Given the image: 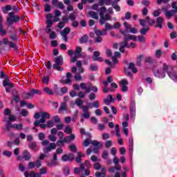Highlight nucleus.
<instances>
[{
  "label": "nucleus",
  "mask_w": 177,
  "mask_h": 177,
  "mask_svg": "<svg viewBox=\"0 0 177 177\" xmlns=\"http://www.w3.org/2000/svg\"><path fill=\"white\" fill-rule=\"evenodd\" d=\"M92 166L91 165V162L89 160H86L84 163L80 164V167H75L74 169L75 174H80V175H84L85 176H89L91 175V171L89 170V168H91Z\"/></svg>",
  "instance_id": "f257e3e1"
},
{
  "label": "nucleus",
  "mask_w": 177,
  "mask_h": 177,
  "mask_svg": "<svg viewBox=\"0 0 177 177\" xmlns=\"http://www.w3.org/2000/svg\"><path fill=\"white\" fill-rule=\"evenodd\" d=\"M34 118H35V120H35L33 124L35 127H38L39 124H45V122H46V120H49V118H50V115L49 114V113L46 111L37 112L34 115Z\"/></svg>",
  "instance_id": "f03ea898"
},
{
  "label": "nucleus",
  "mask_w": 177,
  "mask_h": 177,
  "mask_svg": "<svg viewBox=\"0 0 177 177\" xmlns=\"http://www.w3.org/2000/svg\"><path fill=\"white\" fill-rule=\"evenodd\" d=\"M163 70L165 71L167 74V75L174 81L175 82H177V74H176V67L174 66H168L167 64H163Z\"/></svg>",
  "instance_id": "7ed1b4c3"
},
{
  "label": "nucleus",
  "mask_w": 177,
  "mask_h": 177,
  "mask_svg": "<svg viewBox=\"0 0 177 177\" xmlns=\"http://www.w3.org/2000/svg\"><path fill=\"white\" fill-rule=\"evenodd\" d=\"M107 12V8L106 7H102L100 10V24L103 26L106 21L111 19L110 14H106L104 17L105 12Z\"/></svg>",
  "instance_id": "20e7f679"
},
{
  "label": "nucleus",
  "mask_w": 177,
  "mask_h": 177,
  "mask_svg": "<svg viewBox=\"0 0 177 177\" xmlns=\"http://www.w3.org/2000/svg\"><path fill=\"white\" fill-rule=\"evenodd\" d=\"M55 63L53 66V68L54 70H57V71H63L64 70L60 66H63V56L59 55L55 59Z\"/></svg>",
  "instance_id": "39448f33"
},
{
  "label": "nucleus",
  "mask_w": 177,
  "mask_h": 177,
  "mask_svg": "<svg viewBox=\"0 0 177 177\" xmlns=\"http://www.w3.org/2000/svg\"><path fill=\"white\" fill-rule=\"evenodd\" d=\"M9 17L7 18V23L9 26H12L13 23H17L20 21V17L15 15V12H11L8 13Z\"/></svg>",
  "instance_id": "423d86ee"
},
{
  "label": "nucleus",
  "mask_w": 177,
  "mask_h": 177,
  "mask_svg": "<svg viewBox=\"0 0 177 177\" xmlns=\"http://www.w3.org/2000/svg\"><path fill=\"white\" fill-rule=\"evenodd\" d=\"M113 162L115 164V167H111L108 169V172H109V174H115V171H121V165H118L120 160L115 158H113Z\"/></svg>",
  "instance_id": "0eeeda50"
},
{
  "label": "nucleus",
  "mask_w": 177,
  "mask_h": 177,
  "mask_svg": "<svg viewBox=\"0 0 177 177\" xmlns=\"http://www.w3.org/2000/svg\"><path fill=\"white\" fill-rule=\"evenodd\" d=\"M130 117L133 120H135V117H136V103L135 101H131L130 104Z\"/></svg>",
  "instance_id": "6e6552de"
},
{
  "label": "nucleus",
  "mask_w": 177,
  "mask_h": 177,
  "mask_svg": "<svg viewBox=\"0 0 177 177\" xmlns=\"http://www.w3.org/2000/svg\"><path fill=\"white\" fill-rule=\"evenodd\" d=\"M89 145H93V146H99V145H100V142H97V140H92L89 139H86L83 142V146H84L85 147H88Z\"/></svg>",
  "instance_id": "1a4fd4ad"
},
{
  "label": "nucleus",
  "mask_w": 177,
  "mask_h": 177,
  "mask_svg": "<svg viewBox=\"0 0 177 177\" xmlns=\"http://www.w3.org/2000/svg\"><path fill=\"white\" fill-rule=\"evenodd\" d=\"M129 149L130 153V160H132V156H133V138L132 137L129 138Z\"/></svg>",
  "instance_id": "9d476101"
},
{
  "label": "nucleus",
  "mask_w": 177,
  "mask_h": 177,
  "mask_svg": "<svg viewBox=\"0 0 177 177\" xmlns=\"http://www.w3.org/2000/svg\"><path fill=\"white\" fill-rule=\"evenodd\" d=\"M99 56H100V52L94 51L93 56L91 59L93 62H100V63H102V62H103V59L102 58V57Z\"/></svg>",
  "instance_id": "9b49d317"
},
{
  "label": "nucleus",
  "mask_w": 177,
  "mask_h": 177,
  "mask_svg": "<svg viewBox=\"0 0 177 177\" xmlns=\"http://www.w3.org/2000/svg\"><path fill=\"white\" fill-rule=\"evenodd\" d=\"M120 84L122 88V92H127L128 91V86H127V85L129 84L128 80L124 79L120 81Z\"/></svg>",
  "instance_id": "f8f14e48"
},
{
  "label": "nucleus",
  "mask_w": 177,
  "mask_h": 177,
  "mask_svg": "<svg viewBox=\"0 0 177 177\" xmlns=\"http://www.w3.org/2000/svg\"><path fill=\"white\" fill-rule=\"evenodd\" d=\"M165 73H167L165 71H164V68L162 70H158L156 72H154V75L157 78H165Z\"/></svg>",
  "instance_id": "ddd939ff"
},
{
  "label": "nucleus",
  "mask_w": 177,
  "mask_h": 177,
  "mask_svg": "<svg viewBox=\"0 0 177 177\" xmlns=\"http://www.w3.org/2000/svg\"><path fill=\"white\" fill-rule=\"evenodd\" d=\"M73 160H74V153H71L68 155L65 154V155L62 156V160L64 162L71 161Z\"/></svg>",
  "instance_id": "4468645a"
},
{
  "label": "nucleus",
  "mask_w": 177,
  "mask_h": 177,
  "mask_svg": "<svg viewBox=\"0 0 177 177\" xmlns=\"http://www.w3.org/2000/svg\"><path fill=\"white\" fill-rule=\"evenodd\" d=\"M55 149H56V144L53 142L50 144L48 147L44 148L43 151H44V153L46 154L48 153H50V151H52V150H55Z\"/></svg>",
  "instance_id": "2eb2a0df"
},
{
  "label": "nucleus",
  "mask_w": 177,
  "mask_h": 177,
  "mask_svg": "<svg viewBox=\"0 0 177 177\" xmlns=\"http://www.w3.org/2000/svg\"><path fill=\"white\" fill-rule=\"evenodd\" d=\"M115 101V97H113L111 95H109L107 96V99H104V103H105V104H106V106H110L111 103H114V102Z\"/></svg>",
  "instance_id": "dca6fc26"
},
{
  "label": "nucleus",
  "mask_w": 177,
  "mask_h": 177,
  "mask_svg": "<svg viewBox=\"0 0 177 177\" xmlns=\"http://www.w3.org/2000/svg\"><path fill=\"white\" fill-rule=\"evenodd\" d=\"M73 75H71V73H66V79L65 80H61V82L64 85L66 84H68L69 85H71V77Z\"/></svg>",
  "instance_id": "f3484780"
},
{
  "label": "nucleus",
  "mask_w": 177,
  "mask_h": 177,
  "mask_svg": "<svg viewBox=\"0 0 177 177\" xmlns=\"http://www.w3.org/2000/svg\"><path fill=\"white\" fill-rule=\"evenodd\" d=\"M2 15L0 14V35L3 37V35H6V30L3 29V26L2 25L3 21Z\"/></svg>",
  "instance_id": "a211bd4d"
},
{
  "label": "nucleus",
  "mask_w": 177,
  "mask_h": 177,
  "mask_svg": "<svg viewBox=\"0 0 177 177\" xmlns=\"http://www.w3.org/2000/svg\"><path fill=\"white\" fill-rule=\"evenodd\" d=\"M119 32H120L122 35H124V42H128L129 41H131V35H127V33H125V31L122 30V29H119Z\"/></svg>",
  "instance_id": "6ab92c4d"
},
{
  "label": "nucleus",
  "mask_w": 177,
  "mask_h": 177,
  "mask_svg": "<svg viewBox=\"0 0 177 177\" xmlns=\"http://www.w3.org/2000/svg\"><path fill=\"white\" fill-rule=\"evenodd\" d=\"M162 10H163V12H165L166 18H167V19H171V17H172L173 15H175V13L174 12H172V10L169 11L167 8H162Z\"/></svg>",
  "instance_id": "aec40b11"
},
{
  "label": "nucleus",
  "mask_w": 177,
  "mask_h": 177,
  "mask_svg": "<svg viewBox=\"0 0 177 177\" xmlns=\"http://www.w3.org/2000/svg\"><path fill=\"white\" fill-rule=\"evenodd\" d=\"M125 48H129V44H128V42L126 41H123L120 43V52H121L122 53H124V52H125Z\"/></svg>",
  "instance_id": "412c9836"
},
{
  "label": "nucleus",
  "mask_w": 177,
  "mask_h": 177,
  "mask_svg": "<svg viewBox=\"0 0 177 177\" xmlns=\"http://www.w3.org/2000/svg\"><path fill=\"white\" fill-rule=\"evenodd\" d=\"M64 3L67 5L66 9L68 12H73L74 10V8L71 6V1L70 0H64Z\"/></svg>",
  "instance_id": "4be33fe9"
},
{
  "label": "nucleus",
  "mask_w": 177,
  "mask_h": 177,
  "mask_svg": "<svg viewBox=\"0 0 177 177\" xmlns=\"http://www.w3.org/2000/svg\"><path fill=\"white\" fill-rule=\"evenodd\" d=\"M23 157L25 161L31 160V153L28 151H24L23 153Z\"/></svg>",
  "instance_id": "5701e85b"
},
{
  "label": "nucleus",
  "mask_w": 177,
  "mask_h": 177,
  "mask_svg": "<svg viewBox=\"0 0 177 177\" xmlns=\"http://www.w3.org/2000/svg\"><path fill=\"white\" fill-rule=\"evenodd\" d=\"M164 21V19L161 17H158L156 19V27L159 28H162V22Z\"/></svg>",
  "instance_id": "b1692460"
},
{
  "label": "nucleus",
  "mask_w": 177,
  "mask_h": 177,
  "mask_svg": "<svg viewBox=\"0 0 177 177\" xmlns=\"http://www.w3.org/2000/svg\"><path fill=\"white\" fill-rule=\"evenodd\" d=\"M99 5L100 6H103V5L110 6L111 5V0H99Z\"/></svg>",
  "instance_id": "393cba45"
},
{
  "label": "nucleus",
  "mask_w": 177,
  "mask_h": 177,
  "mask_svg": "<svg viewBox=\"0 0 177 177\" xmlns=\"http://www.w3.org/2000/svg\"><path fill=\"white\" fill-rule=\"evenodd\" d=\"M16 120H17V118L16 117V115L11 114L8 116V118L5 117L3 121H9L10 122L12 121L15 122L16 121Z\"/></svg>",
  "instance_id": "a878e982"
},
{
  "label": "nucleus",
  "mask_w": 177,
  "mask_h": 177,
  "mask_svg": "<svg viewBox=\"0 0 177 177\" xmlns=\"http://www.w3.org/2000/svg\"><path fill=\"white\" fill-rule=\"evenodd\" d=\"M123 26L124 27V30L123 31H124L125 33L129 32V31L131 30V28H132V25L127 24V21H124L123 23Z\"/></svg>",
  "instance_id": "bb28decb"
},
{
  "label": "nucleus",
  "mask_w": 177,
  "mask_h": 177,
  "mask_svg": "<svg viewBox=\"0 0 177 177\" xmlns=\"http://www.w3.org/2000/svg\"><path fill=\"white\" fill-rule=\"evenodd\" d=\"M66 143H70V142L74 140L75 139V135L71 133L70 136L64 137Z\"/></svg>",
  "instance_id": "cd10ccee"
},
{
  "label": "nucleus",
  "mask_w": 177,
  "mask_h": 177,
  "mask_svg": "<svg viewBox=\"0 0 177 177\" xmlns=\"http://www.w3.org/2000/svg\"><path fill=\"white\" fill-rule=\"evenodd\" d=\"M88 104V106H90V109H93V107H94V109H99V107L100 106L99 104V101H97V100H95L93 103H89Z\"/></svg>",
  "instance_id": "c85d7f7f"
},
{
  "label": "nucleus",
  "mask_w": 177,
  "mask_h": 177,
  "mask_svg": "<svg viewBox=\"0 0 177 177\" xmlns=\"http://www.w3.org/2000/svg\"><path fill=\"white\" fill-rule=\"evenodd\" d=\"M12 129H16L17 131H21L23 129V124L15 123L12 125Z\"/></svg>",
  "instance_id": "c756f323"
},
{
  "label": "nucleus",
  "mask_w": 177,
  "mask_h": 177,
  "mask_svg": "<svg viewBox=\"0 0 177 177\" xmlns=\"http://www.w3.org/2000/svg\"><path fill=\"white\" fill-rule=\"evenodd\" d=\"M1 10L4 15H6L8 12L10 10H12V6L11 5H7L5 7L1 8Z\"/></svg>",
  "instance_id": "7c9ffc66"
},
{
  "label": "nucleus",
  "mask_w": 177,
  "mask_h": 177,
  "mask_svg": "<svg viewBox=\"0 0 177 177\" xmlns=\"http://www.w3.org/2000/svg\"><path fill=\"white\" fill-rule=\"evenodd\" d=\"M88 15L91 19H94L95 20H97L99 19V15H97V12L95 11H90L88 12Z\"/></svg>",
  "instance_id": "2f4dec72"
},
{
  "label": "nucleus",
  "mask_w": 177,
  "mask_h": 177,
  "mask_svg": "<svg viewBox=\"0 0 177 177\" xmlns=\"http://www.w3.org/2000/svg\"><path fill=\"white\" fill-rule=\"evenodd\" d=\"M46 32L49 33L52 32V26L53 25V23L52 22H46Z\"/></svg>",
  "instance_id": "473e14b6"
},
{
  "label": "nucleus",
  "mask_w": 177,
  "mask_h": 177,
  "mask_svg": "<svg viewBox=\"0 0 177 177\" xmlns=\"http://www.w3.org/2000/svg\"><path fill=\"white\" fill-rule=\"evenodd\" d=\"M80 88H82V89H83L84 91H86V93H89L91 92V86L86 87L85 83L80 84Z\"/></svg>",
  "instance_id": "72a5a7b5"
},
{
  "label": "nucleus",
  "mask_w": 177,
  "mask_h": 177,
  "mask_svg": "<svg viewBox=\"0 0 177 177\" xmlns=\"http://www.w3.org/2000/svg\"><path fill=\"white\" fill-rule=\"evenodd\" d=\"M28 147H30V149H31L32 150H34L35 151H38V146L35 142L29 143Z\"/></svg>",
  "instance_id": "f704fd0d"
},
{
  "label": "nucleus",
  "mask_w": 177,
  "mask_h": 177,
  "mask_svg": "<svg viewBox=\"0 0 177 177\" xmlns=\"http://www.w3.org/2000/svg\"><path fill=\"white\" fill-rule=\"evenodd\" d=\"M81 52H82V48L80 46H77L75 50V56L80 57L81 56Z\"/></svg>",
  "instance_id": "c9c22d12"
},
{
  "label": "nucleus",
  "mask_w": 177,
  "mask_h": 177,
  "mask_svg": "<svg viewBox=\"0 0 177 177\" xmlns=\"http://www.w3.org/2000/svg\"><path fill=\"white\" fill-rule=\"evenodd\" d=\"M3 86H4V87H9V88H13V84H12V83H9L8 82V78H6V79H5L4 80H3Z\"/></svg>",
  "instance_id": "e433bc0d"
},
{
  "label": "nucleus",
  "mask_w": 177,
  "mask_h": 177,
  "mask_svg": "<svg viewBox=\"0 0 177 177\" xmlns=\"http://www.w3.org/2000/svg\"><path fill=\"white\" fill-rule=\"evenodd\" d=\"M2 154L4 157H7L8 158H10V157H12V155L13 154L12 153V151H8V150H5L2 152Z\"/></svg>",
  "instance_id": "4c0bfd02"
},
{
  "label": "nucleus",
  "mask_w": 177,
  "mask_h": 177,
  "mask_svg": "<svg viewBox=\"0 0 177 177\" xmlns=\"http://www.w3.org/2000/svg\"><path fill=\"white\" fill-rule=\"evenodd\" d=\"M30 95H32V97L34 95H42V93L41 92V91L39 90H37V89H31L30 90Z\"/></svg>",
  "instance_id": "58836bf2"
},
{
  "label": "nucleus",
  "mask_w": 177,
  "mask_h": 177,
  "mask_svg": "<svg viewBox=\"0 0 177 177\" xmlns=\"http://www.w3.org/2000/svg\"><path fill=\"white\" fill-rule=\"evenodd\" d=\"M75 104L81 109V107H82V104H84V102H82V100L77 98L75 101Z\"/></svg>",
  "instance_id": "ea45409f"
},
{
  "label": "nucleus",
  "mask_w": 177,
  "mask_h": 177,
  "mask_svg": "<svg viewBox=\"0 0 177 177\" xmlns=\"http://www.w3.org/2000/svg\"><path fill=\"white\" fill-rule=\"evenodd\" d=\"M71 29L69 28H65L62 31L60 32L61 35H68L70 34Z\"/></svg>",
  "instance_id": "a19ab883"
},
{
  "label": "nucleus",
  "mask_w": 177,
  "mask_h": 177,
  "mask_svg": "<svg viewBox=\"0 0 177 177\" xmlns=\"http://www.w3.org/2000/svg\"><path fill=\"white\" fill-rule=\"evenodd\" d=\"M66 102H62L61 105L59 108V113H62V111H64V110H66Z\"/></svg>",
  "instance_id": "79ce46f5"
},
{
  "label": "nucleus",
  "mask_w": 177,
  "mask_h": 177,
  "mask_svg": "<svg viewBox=\"0 0 177 177\" xmlns=\"http://www.w3.org/2000/svg\"><path fill=\"white\" fill-rule=\"evenodd\" d=\"M53 17V15L48 13L46 15V23H53V21H52V18Z\"/></svg>",
  "instance_id": "37998d69"
},
{
  "label": "nucleus",
  "mask_w": 177,
  "mask_h": 177,
  "mask_svg": "<svg viewBox=\"0 0 177 177\" xmlns=\"http://www.w3.org/2000/svg\"><path fill=\"white\" fill-rule=\"evenodd\" d=\"M80 44H86L88 42V35H84L80 39Z\"/></svg>",
  "instance_id": "c03bdc74"
},
{
  "label": "nucleus",
  "mask_w": 177,
  "mask_h": 177,
  "mask_svg": "<svg viewBox=\"0 0 177 177\" xmlns=\"http://www.w3.org/2000/svg\"><path fill=\"white\" fill-rule=\"evenodd\" d=\"M64 132L67 135H71V133H73V129H71L70 126H66L64 129Z\"/></svg>",
  "instance_id": "a18cd8bd"
},
{
  "label": "nucleus",
  "mask_w": 177,
  "mask_h": 177,
  "mask_svg": "<svg viewBox=\"0 0 177 177\" xmlns=\"http://www.w3.org/2000/svg\"><path fill=\"white\" fill-rule=\"evenodd\" d=\"M4 122H6V129L8 132H9L10 131V128H12V126L13 124H12V123L10 121H4Z\"/></svg>",
  "instance_id": "49530a36"
},
{
  "label": "nucleus",
  "mask_w": 177,
  "mask_h": 177,
  "mask_svg": "<svg viewBox=\"0 0 177 177\" xmlns=\"http://www.w3.org/2000/svg\"><path fill=\"white\" fill-rule=\"evenodd\" d=\"M149 30H150V28H149L148 26H146V28H144L140 30V33L142 35H146V34L147 33V31H149Z\"/></svg>",
  "instance_id": "de8ad7c7"
},
{
  "label": "nucleus",
  "mask_w": 177,
  "mask_h": 177,
  "mask_svg": "<svg viewBox=\"0 0 177 177\" xmlns=\"http://www.w3.org/2000/svg\"><path fill=\"white\" fill-rule=\"evenodd\" d=\"M43 91H44V92H45V93H47V95H53V91L48 87H45L43 89Z\"/></svg>",
  "instance_id": "09e8293b"
},
{
  "label": "nucleus",
  "mask_w": 177,
  "mask_h": 177,
  "mask_svg": "<svg viewBox=\"0 0 177 177\" xmlns=\"http://www.w3.org/2000/svg\"><path fill=\"white\" fill-rule=\"evenodd\" d=\"M146 21L149 24V26H153L156 23V21L154 19H150V17H145Z\"/></svg>",
  "instance_id": "8fccbe9b"
},
{
  "label": "nucleus",
  "mask_w": 177,
  "mask_h": 177,
  "mask_svg": "<svg viewBox=\"0 0 177 177\" xmlns=\"http://www.w3.org/2000/svg\"><path fill=\"white\" fill-rule=\"evenodd\" d=\"M65 143H67V141L64 138L63 140H59L57 141V146H64Z\"/></svg>",
  "instance_id": "3c124183"
},
{
  "label": "nucleus",
  "mask_w": 177,
  "mask_h": 177,
  "mask_svg": "<svg viewBox=\"0 0 177 177\" xmlns=\"http://www.w3.org/2000/svg\"><path fill=\"white\" fill-rule=\"evenodd\" d=\"M104 26H105V30H106V31H109V30H113V28H114V27H113V26H111L110 24H109V23H106V22H104Z\"/></svg>",
  "instance_id": "603ef678"
},
{
  "label": "nucleus",
  "mask_w": 177,
  "mask_h": 177,
  "mask_svg": "<svg viewBox=\"0 0 177 177\" xmlns=\"http://www.w3.org/2000/svg\"><path fill=\"white\" fill-rule=\"evenodd\" d=\"M114 177H127V173L125 171L120 174V172L115 173Z\"/></svg>",
  "instance_id": "864d4df0"
},
{
  "label": "nucleus",
  "mask_w": 177,
  "mask_h": 177,
  "mask_svg": "<svg viewBox=\"0 0 177 177\" xmlns=\"http://www.w3.org/2000/svg\"><path fill=\"white\" fill-rule=\"evenodd\" d=\"M171 8L173 10H171V11L175 14L177 13V5H176V2H173L171 3Z\"/></svg>",
  "instance_id": "5fc2aeb1"
},
{
  "label": "nucleus",
  "mask_w": 177,
  "mask_h": 177,
  "mask_svg": "<svg viewBox=\"0 0 177 177\" xmlns=\"http://www.w3.org/2000/svg\"><path fill=\"white\" fill-rule=\"evenodd\" d=\"M50 10H52V8L50 7V6L49 4H45L44 5V12H46V13H48V12H50Z\"/></svg>",
  "instance_id": "6e6d98bb"
},
{
  "label": "nucleus",
  "mask_w": 177,
  "mask_h": 177,
  "mask_svg": "<svg viewBox=\"0 0 177 177\" xmlns=\"http://www.w3.org/2000/svg\"><path fill=\"white\" fill-rule=\"evenodd\" d=\"M47 165H48V167H56V165H57V161L56 160H51L50 162L47 163Z\"/></svg>",
  "instance_id": "4d7b16f0"
},
{
  "label": "nucleus",
  "mask_w": 177,
  "mask_h": 177,
  "mask_svg": "<svg viewBox=\"0 0 177 177\" xmlns=\"http://www.w3.org/2000/svg\"><path fill=\"white\" fill-rule=\"evenodd\" d=\"M24 99H30V97H32V95H31V92L29 93H24L23 94Z\"/></svg>",
  "instance_id": "13d9d810"
},
{
  "label": "nucleus",
  "mask_w": 177,
  "mask_h": 177,
  "mask_svg": "<svg viewBox=\"0 0 177 177\" xmlns=\"http://www.w3.org/2000/svg\"><path fill=\"white\" fill-rule=\"evenodd\" d=\"M20 114L22 117H27V115H28V111L22 109L20 112Z\"/></svg>",
  "instance_id": "bf43d9fd"
},
{
  "label": "nucleus",
  "mask_w": 177,
  "mask_h": 177,
  "mask_svg": "<svg viewBox=\"0 0 177 177\" xmlns=\"http://www.w3.org/2000/svg\"><path fill=\"white\" fill-rule=\"evenodd\" d=\"M56 38H57V35H56V32H51L50 34V39H56Z\"/></svg>",
  "instance_id": "052dcab7"
},
{
  "label": "nucleus",
  "mask_w": 177,
  "mask_h": 177,
  "mask_svg": "<svg viewBox=\"0 0 177 177\" xmlns=\"http://www.w3.org/2000/svg\"><path fill=\"white\" fill-rule=\"evenodd\" d=\"M46 124L47 125V128H53V127L55 125V123L52 120H48Z\"/></svg>",
  "instance_id": "680f3d73"
},
{
  "label": "nucleus",
  "mask_w": 177,
  "mask_h": 177,
  "mask_svg": "<svg viewBox=\"0 0 177 177\" xmlns=\"http://www.w3.org/2000/svg\"><path fill=\"white\" fill-rule=\"evenodd\" d=\"M28 168L29 169H34L35 168V162H30L28 165Z\"/></svg>",
  "instance_id": "e2e57ef3"
},
{
  "label": "nucleus",
  "mask_w": 177,
  "mask_h": 177,
  "mask_svg": "<svg viewBox=\"0 0 177 177\" xmlns=\"http://www.w3.org/2000/svg\"><path fill=\"white\" fill-rule=\"evenodd\" d=\"M20 153V149L19 148H16L14 149L15 156H17V160H20V156H19V153Z\"/></svg>",
  "instance_id": "0e129e2a"
},
{
  "label": "nucleus",
  "mask_w": 177,
  "mask_h": 177,
  "mask_svg": "<svg viewBox=\"0 0 177 177\" xmlns=\"http://www.w3.org/2000/svg\"><path fill=\"white\" fill-rule=\"evenodd\" d=\"M90 69L91 71H97V65L91 64L90 65Z\"/></svg>",
  "instance_id": "69168bd1"
},
{
  "label": "nucleus",
  "mask_w": 177,
  "mask_h": 177,
  "mask_svg": "<svg viewBox=\"0 0 177 177\" xmlns=\"http://www.w3.org/2000/svg\"><path fill=\"white\" fill-rule=\"evenodd\" d=\"M69 149H71V151H73V153H77V147H75V145H70Z\"/></svg>",
  "instance_id": "338daca9"
},
{
  "label": "nucleus",
  "mask_w": 177,
  "mask_h": 177,
  "mask_svg": "<svg viewBox=\"0 0 177 177\" xmlns=\"http://www.w3.org/2000/svg\"><path fill=\"white\" fill-rule=\"evenodd\" d=\"M69 19L71 20L72 21H75L76 17L75 15H74L73 12L69 14Z\"/></svg>",
  "instance_id": "774afa93"
}]
</instances>
